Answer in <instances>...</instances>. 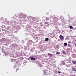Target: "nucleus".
Masks as SVG:
<instances>
[{
  "mask_svg": "<svg viewBox=\"0 0 76 76\" xmlns=\"http://www.w3.org/2000/svg\"><path fill=\"white\" fill-rule=\"evenodd\" d=\"M44 74L45 75H48V72L47 71H46L45 70L44 71Z\"/></svg>",
  "mask_w": 76,
  "mask_h": 76,
  "instance_id": "f257e3e1",
  "label": "nucleus"
},
{
  "mask_svg": "<svg viewBox=\"0 0 76 76\" xmlns=\"http://www.w3.org/2000/svg\"><path fill=\"white\" fill-rule=\"evenodd\" d=\"M29 58L31 59V60H33V61H35L36 60V58H34L32 57H29Z\"/></svg>",
  "mask_w": 76,
  "mask_h": 76,
  "instance_id": "f03ea898",
  "label": "nucleus"
},
{
  "mask_svg": "<svg viewBox=\"0 0 76 76\" xmlns=\"http://www.w3.org/2000/svg\"><path fill=\"white\" fill-rule=\"evenodd\" d=\"M59 38L61 39H64V37L62 36V35H60L59 36Z\"/></svg>",
  "mask_w": 76,
  "mask_h": 76,
  "instance_id": "7ed1b4c3",
  "label": "nucleus"
},
{
  "mask_svg": "<svg viewBox=\"0 0 76 76\" xmlns=\"http://www.w3.org/2000/svg\"><path fill=\"white\" fill-rule=\"evenodd\" d=\"M72 71H73V72H76V68H73Z\"/></svg>",
  "mask_w": 76,
  "mask_h": 76,
  "instance_id": "20e7f679",
  "label": "nucleus"
},
{
  "mask_svg": "<svg viewBox=\"0 0 76 76\" xmlns=\"http://www.w3.org/2000/svg\"><path fill=\"white\" fill-rule=\"evenodd\" d=\"M64 47H66V46L67 45V44L66 43H65L64 44Z\"/></svg>",
  "mask_w": 76,
  "mask_h": 76,
  "instance_id": "39448f33",
  "label": "nucleus"
},
{
  "mask_svg": "<svg viewBox=\"0 0 76 76\" xmlns=\"http://www.w3.org/2000/svg\"><path fill=\"white\" fill-rule=\"evenodd\" d=\"M72 63H73V64H75V63H76V61H72Z\"/></svg>",
  "mask_w": 76,
  "mask_h": 76,
  "instance_id": "423d86ee",
  "label": "nucleus"
},
{
  "mask_svg": "<svg viewBox=\"0 0 76 76\" xmlns=\"http://www.w3.org/2000/svg\"><path fill=\"white\" fill-rule=\"evenodd\" d=\"M48 54L49 56H50V57H52V56H53V55H52V54H51V53H48Z\"/></svg>",
  "mask_w": 76,
  "mask_h": 76,
  "instance_id": "0eeeda50",
  "label": "nucleus"
},
{
  "mask_svg": "<svg viewBox=\"0 0 76 76\" xmlns=\"http://www.w3.org/2000/svg\"><path fill=\"white\" fill-rule=\"evenodd\" d=\"M49 39H48V38H46L45 39V41H48Z\"/></svg>",
  "mask_w": 76,
  "mask_h": 76,
  "instance_id": "6e6552de",
  "label": "nucleus"
},
{
  "mask_svg": "<svg viewBox=\"0 0 76 76\" xmlns=\"http://www.w3.org/2000/svg\"><path fill=\"white\" fill-rule=\"evenodd\" d=\"M68 47H70L71 48V47H72V45L69 44H68Z\"/></svg>",
  "mask_w": 76,
  "mask_h": 76,
  "instance_id": "1a4fd4ad",
  "label": "nucleus"
},
{
  "mask_svg": "<svg viewBox=\"0 0 76 76\" xmlns=\"http://www.w3.org/2000/svg\"><path fill=\"white\" fill-rule=\"evenodd\" d=\"M12 62H13V63H14V64H16V61H13Z\"/></svg>",
  "mask_w": 76,
  "mask_h": 76,
  "instance_id": "9d476101",
  "label": "nucleus"
},
{
  "mask_svg": "<svg viewBox=\"0 0 76 76\" xmlns=\"http://www.w3.org/2000/svg\"><path fill=\"white\" fill-rule=\"evenodd\" d=\"M62 54H66V52H64V51H62Z\"/></svg>",
  "mask_w": 76,
  "mask_h": 76,
  "instance_id": "9b49d317",
  "label": "nucleus"
},
{
  "mask_svg": "<svg viewBox=\"0 0 76 76\" xmlns=\"http://www.w3.org/2000/svg\"><path fill=\"white\" fill-rule=\"evenodd\" d=\"M44 23H45V24H48V22H45Z\"/></svg>",
  "mask_w": 76,
  "mask_h": 76,
  "instance_id": "f8f14e48",
  "label": "nucleus"
},
{
  "mask_svg": "<svg viewBox=\"0 0 76 76\" xmlns=\"http://www.w3.org/2000/svg\"><path fill=\"white\" fill-rule=\"evenodd\" d=\"M69 28H70V29H73V27L72 26H69Z\"/></svg>",
  "mask_w": 76,
  "mask_h": 76,
  "instance_id": "ddd939ff",
  "label": "nucleus"
},
{
  "mask_svg": "<svg viewBox=\"0 0 76 76\" xmlns=\"http://www.w3.org/2000/svg\"><path fill=\"white\" fill-rule=\"evenodd\" d=\"M58 73L60 74V73H61V72L58 71Z\"/></svg>",
  "mask_w": 76,
  "mask_h": 76,
  "instance_id": "4468645a",
  "label": "nucleus"
},
{
  "mask_svg": "<svg viewBox=\"0 0 76 76\" xmlns=\"http://www.w3.org/2000/svg\"><path fill=\"white\" fill-rule=\"evenodd\" d=\"M57 54H60V52H57L56 53Z\"/></svg>",
  "mask_w": 76,
  "mask_h": 76,
  "instance_id": "2eb2a0df",
  "label": "nucleus"
},
{
  "mask_svg": "<svg viewBox=\"0 0 76 76\" xmlns=\"http://www.w3.org/2000/svg\"><path fill=\"white\" fill-rule=\"evenodd\" d=\"M46 19H47V20H48V19H49V18H47V17H46Z\"/></svg>",
  "mask_w": 76,
  "mask_h": 76,
  "instance_id": "dca6fc26",
  "label": "nucleus"
},
{
  "mask_svg": "<svg viewBox=\"0 0 76 76\" xmlns=\"http://www.w3.org/2000/svg\"><path fill=\"white\" fill-rule=\"evenodd\" d=\"M19 70V69H16V72H17V70Z\"/></svg>",
  "mask_w": 76,
  "mask_h": 76,
  "instance_id": "f3484780",
  "label": "nucleus"
},
{
  "mask_svg": "<svg viewBox=\"0 0 76 76\" xmlns=\"http://www.w3.org/2000/svg\"><path fill=\"white\" fill-rule=\"evenodd\" d=\"M70 41H69L68 42V43H69V44H70Z\"/></svg>",
  "mask_w": 76,
  "mask_h": 76,
  "instance_id": "a211bd4d",
  "label": "nucleus"
},
{
  "mask_svg": "<svg viewBox=\"0 0 76 76\" xmlns=\"http://www.w3.org/2000/svg\"><path fill=\"white\" fill-rule=\"evenodd\" d=\"M75 47H76V44H75Z\"/></svg>",
  "mask_w": 76,
  "mask_h": 76,
  "instance_id": "6ab92c4d",
  "label": "nucleus"
}]
</instances>
